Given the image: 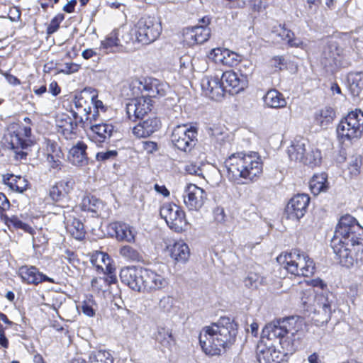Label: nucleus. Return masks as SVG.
I'll use <instances>...</instances> for the list:
<instances>
[{"label":"nucleus","mask_w":363,"mask_h":363,"mask_svg":"<svg viewBox=\"0 0 363 363\" xmlns=\"http://www.w3.org/2000/svg\"><path fill=\"white\" fill-rule=\"evenodd\" d=\"M331 247L339 263L350 268L363 255V228L350 216H342L336 227Z\"/></svg>","instance_id":"obj_1"},{"label":"nucleus","mask_w":363,"mask_h":363,"mask_svg":"<svg viewBox=\"0 0 363 363\" xmlns=\"http://www.w3.org/2000/svg\"><path fill=\"white\" fill-rule=\"evenodd\" d=\"M303 320L297 316H291L268 323L262 330V337L269 340L279 339L282 351L272 348L273 363L281 360V354H293L297 349L303 335Z\"/></svg>","instance_id":"obj_2"},{"label":"nucleus","mask_w":363,"mask_h":363,"mask_svg":"<svg viewBox=\"0 0 363 363\" xmlns=\"http://www.w3.org/2000/svg\"><path fill=\"white\" fill-rule=\"evenodd\" d=\"M237 330V324L230 318H220L216 323L202 329L199 335L202 350L210 356L220 355L233 344Z\"/></svg>","instance_id":"obj_3"},{"label":"nucleus","mask_w":363,"mask_h":363,"mask_svg":"<svg viewBox=\"0 0 363 363\" xmlns=\"http://www.w3.org/2000/svg\"><path fill=\"white\" fill-rule=\"evenodd\" d=\"M224 164L227 177L237 184L253 182L262 174V162L256 152L233 153Z\"/></svg>","instance_id":"obj_4"},{"label":"nucleus","mask_w":363,"mask_h":363,"mask_svg":"<svg viewBox=\"0 0 363 363\" xmlns=\"http://www.w3.org/2000/svg\"><path fill=\"white\" fill-rule=\"evenodd\" d=\"M302 303L306 310L313 313V319L318 325L329 322L332 315L333 294L329 291H315L310 288L303 293Z\"/></svg>","instance_id":"obj_5"},{"label":"nucleus","mask_w":363,"mask_h":363,"mask_svg":"<svg viewBox=\"0 0 363 363\" xmlns=\"http://www.w3.org/2000/svg\"><path fill=\"white\" fill-rule=\"evenodd\" d=\"M23 122L9 123L4 134L5 140L14 150L17 160L25 158L27 153L24 150L33 144L32 121L28 117H25Z\"/></svg>","instance_id":"obj_6"},{"label":"nucleus","mask_w":363,"mask_h":363,"mask_svg":"<svg viewBox=\"0 0 363 363\" xmlns=\"http://www.w3.org/2000/svg\"><path fill=\"white\" fill-rule=\"evenodd\" d=\"M277 262L286 270L296 276L308 277L315 272V264L308 255L299 250L281 253L277 258Z\"/></svg>","instance_id":"obj_7"},{"label":"nucleus","mask_w":363,"mask_h":363,"mask_svg":"<svg viewBox=\"0 0 363 363\" xmlns=\"http://www.w3.org/2000/svg\"><path fill=\"white\" fill-rule=\"evenodd\" d=\"M337 135L342 143L355 141L363 135V112L356 109L343 118L337 126Z\"/></svg>","instance_id":"obj_8"},{"label":"nucleus","mask_w":363,"mask_h":363,"mask_svg":"<svg viewBox=\"0 0 363 363\" xmlns=\"http://www.w3.org/2000/svg\"><path fill=\"white\" fill-rule=\"evenodd\" d=\"M133 31L135 41L147 45L157 40L161 33L162 27L160 23L154 18L146 16L137 22Z\"/></svg>","instance_id":"obj_9"},{"label":"nucleus","mask_w":363,"mask_h":363,"mask_svg":"<svg viewBox=\"0 0 363 363\" xmlns=\"http://www.w3.org/2000/svg\"><path fill=\"white\" fill-rule=\"evenodd\" d=\"M160 213L167 225L174 231L179 233L186 229L188 222L185 212L181 206L174 203H165L162 206Z\"/></svg>","instance_id":"obj_10"},{"label":"nucleus","mask_w":363,"mask_h":363,"mask_svg":"<svg viewBox=\"0 0 363 363\" xmlns=\"http://www.w3.org/2000/svg\"><path fill=\"white\" fill-rule=\"evenodd\" d=\"M196 137V128L186 125H178L172 131L171 141L179 150L190 151L195 145Z\"/></svg>","instance_id":"obj_11"},{"label":"nucleus","mask_w":363,"mask_h":363,"mask_svg":"<svg viewBox=\"0 0 363 363\" xmlns=\"http://www.w3.org/2000/svg\"><path fill=\"white\" fill-rule=\"evenodd\" d=\"M207 194L204 189L194 184H186L183 191V203L189 211H199L204 205Z\"/></svg>","instance_id":"obj_12"},{"label":"nucleus","mask_w":363,"mask_h":363,"mask_svg":"<svg viewBox=\"0 0 363 363\" xmlns=\"http://www.w3.org/2000/svg\"><path fill=\"white\" fill-rule=\"evenodd\" d=\"M145 268L140 267H126L120 272L121 281L132 290L141 292L144 287V274Z\"/></svg>","instance_id":"obj_13"},{"label":"nucleus","mask_w":363,"mask_h":363,"mask_svg":"<svg viewBox=\"0 0 363 363\" xmlns=\"http://www.w3.org/2000/svg\"><path fill=\"white\" fill-rule=\"evenodd\" d=\"M152 99L148 95L135 97L126 104V113L130 120H143L151 111Z\"/></svg>","instance_id":"obj_14"},{"label":"nucleus","mask_w":363,"mask_h":363,"mask_svg":"<svg viewBox=\"0 0 363 363\" xmlns=\"http://www.w3.org/2000/svg\"><path fill=\"white\" fill-rule=\"evenodd\" d=\"M310 198L307 194H300L294 196L288 203L285 213L286 218L298 220L306 213Z\"/></svg>","instance_id":"obj_15"},{"label":"nucleus","mask_w":363,"mask_h":363,"mask_svg":"<svg viewBox=\"0 0 363 363\" xmlns=\"http://www.w3.org/2000/svg\"><path fill=\"white\" fill-rule=\"evenodd\" d=\"M108 228L113 232L111 236L118 242H135L137 231L130 224L121 221H115L109 224Z\"/></svg>","instance_id":"obj_16"},{"label":"nucleus","mask_w":363,"mask_h":363,"mask_svg":"<svg viewBox=\"0 0 363 363\" xmlns=\"http://www.w3.org/2000/svg\"><path fill=\"white\" fill-rule=\"evenodd\" d=\"M161 127L160 120L155 116L143 119L133 128V134L138 138L150 137Z\"/></svg>","instance_id":"obj_17"},{"label":"nucleus","mask_w":363,"mask_h":363,"mask_svg":"<svg viewBox=\"0 0 363 363\" xmlns=\"http://www.w3.org/2000/svg\"><path fill=\"white\" fill-rule=\"evenodd\" d=\"M208 56L216 64L228 67L236 65L240 61V57L238 54L225 48H217L212 49Z\"/></svg>","instance_id":"obj_18"},{"label":"nucleus","mask_w":363,"mask_h":363,"mask_svg":"<svg viewBox=\"0 0 363 363\" xmlns=\"http://www.w3.org/2000/svg\"><path fill=\"white\" fill-rule=\"evenodd\" d=\"M211 35V29L206 26H194L184 31V41L186 45L193 46L206 42Z\"/></svg>","instance_id":"obj_19"},{"label":"nucleus","mask_w":363,"mask_h":363,"mask_svg":"<svg viewBox=\"0 0 363 363\" xmlns=\"http://www.w3.org/2000/svg\"><path fill=\"white\" fill-rule=\"evenodd\" d=\"M18 274L22 281L28 284L37 285L43 281L55 282L53 279L40 272L38 268L34 266H21L18 269Z\"/></svg>","instance_id":"obj_20"},{"label":"nucleus","mask_w":363,"mask_h":363,"mask_svg":"<svg viewBox=\"0 0 363 363\" xmlns=\"http://www.w3.org/2000/svg\"><path fill=\"white\" fill-rule=\"evenodd\" d=\"M168 284L167 279L162 275L151 269H145L143 291L153 292L162 290L167 286Z\"/></svg>","instance_id":"obj_21"},{"label":"nucleus","mask_w":363,"mask_h":363,"mask_svg":"<svg viewBox=\"0 0 363 363\" xmlns=\"http://www.w3.org/2000/svg\"><path fill=\"white\" fill-rule=\"evenodd\" d=\"M77 123V121L74 123L73 119L67 114H58L56 117L57 131L67 140H72L76 138Z\"/></svg>","instance_id":"obj_22"},{"label":"nucleus","mask_w":363,"mask_h":363,"mask_svg":"<svg viewBox=\"0 0 363 363\" xmlns=\"http://www.w3.org/2000/svg\"><path fill=\"white\" fill-rule=\"evenodd\" d=\"M91 140L96 144L108 142L113 133L116 132L114 126L111 123H97L91 129Z\"/></svg>","instance_id":"obj_23"},{"label":"nucleus","mask_w":363,"mask_h":363,"mask_svg":"<svg viewBox=\"0 0 363 363\" xmlns=\"http://www.w3.org/2000/svg\"><path fill=\"white\" fill-rule=\"evenodd\" d=\"M87 145L82 141H79L72 146L68 153V160L77 167H84L88 164L89 158L86 153Z\"/></svg>","instance_id":"obj_24"},{"label":"nucleus","mask_w":363,"mask_h":363,"mask_svg":"<svg viewBox=\"0 0 363 363\" xmlns=\"http://www.w3.org/2000/svg\"><path fill=\"white\" fill-rule=\"evenodd\" d=\"M220 89L230 91V89L238 87L237 91H244L247 88V82L245 78L240 79L234 72H225L220 79Z\"/></svg>","instance_id":"obj_25"},{"label":"nucleus","mask_w":363,"mask_h":363,"mask_svg":"<svg viewBox=\"0 0 363 363\" xmlns=\"http://www.w3.org/2000/svg\"><path fill=\"white\" fill-rule=\"evenodd\" d=\"M307 147H309L308 141L303 138H294L287 148L289 159L295 162H303Z\"/></svg>","instance_id":"obj_26"},{"label":"nucleus","mask_w":363,"mask_h":363,"mask_svg":"<svg viewBox=\"0 0 363 363\" xmlns=\"http://www.w3.org/2000/svg\"><path fill=\"white\" fill-rule=\"evenodd\" d=\"M74 182L72 179H65L55 184L50 189V197L53 201H61L73 189Z\"/></svg>","instance_id":"obj_27"},{"label":"nucleus","mask_w":363,"mask_h":363,"mask_svg":"<svg viewBox=\"0 0 363 363\" xmlns=\"http://www.w3.org/2000/svg\"><path fill=\"white\" fill-rule=\"evenodd\" d=\"M90 261L98 272L111 273L115 272L116 269L111 264V259L106 252H94L91 256Z\"/></svg>","instance_id":"obj_28"},{"label":"nucleus","mask_w":363,"mask_h":363,"mask_svg":"<svg viewBox=\"0 0 363 363\" xmlns=\"http://www.w3.org/2000/svg\"><path fill=\"white\" fill-rule=\"evenodd\" d=\"M170 257L176 262L185 263L189 258L190 250L189 246L182 240L177 241L167 247Z\"/></svg>","instance_id":"obj_29"},{"label":"nucleus","mask_w":363,"mask_h":363,"mask_svg":"<svg viewBox=\"0 0 363 363\" xmlns=\"http://www.w3.org/2000/svg\"><path fill=\"white\" fill-rule=\"evenodd\" d=\"M341 49L335 42L330 43L325 47L323 54L321 62L325 67L333 68L337 66L341 54Z\"/></svg>","instance_id":"obj_30"},{"label":"nucleus","mask_w":363,"mask_h":363,"mask_svg":"<svg viewBox=\"0 0 363 363\" xmlns=\"http://www.w3.org/2000/svg\"><path fill=\"white\" fill-rule=\"evenodd\" d=\"M335 118V110L329 106L319 109L314 113L313 123L321 128H327Z\"/></svg>","instance_id":"obj_31"},{"label":"nucleus","mask_w":363,"mask_h":363,"mask_svg":"<svg viewBox=\"0 0 363 363\" xmlns=\"http://www.w3.org/2000/svg\"><path fill=\"white\" fill-rule=\"evenodd\" d=\"M4 183L13 191L23 193L28 189V182L21 176L7 174L3 175Z\"/></svg>","instance_id":"obj_32"},{"label":"nucleus","mask_w":363,"mask_h":363,"mask_svg":"<svg viewBox=\"0 0 363 363\" xmlns=\"http://www.w3.org/2000/svg\"><path fill=\"white\" fill-rule=\"evenodd\" d=\"M74 119L79 123L83 128H92V126L97 124L96 121L99 116L98 111L91 112V107L84 108V114L78 116L77 113H74Z\"/></svg>","instance_id":"obj_33"},{"label":"nucleus","mask_w":363,"mask_h":363,"mask_svg":"<svg viewBox=\"0 0 363 363\" xmlns=\"http://www.w3.org/2000/svg\"><path fill=\"white\" fill-rule=\"evenodd\" d=\"M120 30H113L106 38L101 42L99 50L105 54L113 52L115 48L122 47L121 40L119 38Z\"/></svg>","instance_id":"obj_34"},{"label":"nucleus","mask_w":363,"mask_h":363,"mask_svg":"<svg viewBox=\"0 0 363 363\" xmlns=\"http://www.w3.org/2000/svg\"><path fill=\"white\" fill-rule=\"evenodd\" d=\"M0 218L10 230L21 229L23 230L24 232L33 234V228L26 223L23 222L17 216H9L8 215L4 213H1Z\"/></svg>","instance_id":"obj_35"},{"label":"nucleus","mask_w":363,"mask_h":363,"mask_svg":"<svg viewBox=\"0 0 363 363\" xmlns=\"http://www.w3.org/2000/svg\"><path fill=\"white\" fill-rule=\"evenodd\" d=\"M274 33L279 37L281 40L286 41L291 47H301L303 42L298 38H294V33L286 29L284 26L279 25L274 30Z\"/></svg>","instance_id":"obj_36"},{"label":"nucleus","mask_w":363,"mask_h":363,"mask_svg":"<svg viewBox=\"0 0 363 363\" xmlns=\"http://www.w3.org/2000/svg\"><path fill=\"white\" fill-rule=\"evenodd\" d=\"M155 337L162 350H170L174 342L171 330L164 328H159Z\"/></svg>","instance_id":"obj_37"},{"label":"nucleus","mask_w":363,"mask_h":363,"mask_svg":"<svg viewBox=\"0 0 363 363\" xmlns=\"http://www.w3.org/2000/svg\"><path fill=\"white\" fill-rule=\"evenodd\" d=\"M103 207V202L93 196H84L80 203V208L82 211L94 213H99Z\"/></svg>","instance_id":"obj_38"},{"label":"nucleus","mask_w":363,"mask_h":363,"mask_svg":"<svg viewBox=\"0 0 363 363\" xmlns=\"http://www.w3.org/2000/svg\"><path fill=\"white\" fill-rule=\"evenodd\" d=\"M263 99L267 106L273 108H283L286 105V100L281 92H267Z\"/></svg>","instance_id":"obj_39"},{"label":"nucleus","mask_w":363,"mask_h":363,"mask_svg":"<svg viewBox=\"0 0 363 363\" xmlns=\"http://www.w3.org/2000/svg\"><path fill=\"white\" fill-rule=\"evenodd\" d=\"M310 188L314 195L319 194L327 189V174L324 172L314 174L310 181Z\"/></svg>","instance_id":"obj_40"},{"label":"nucleus","mask_w":363,"mask_h":363,"mask_svg":"<svg viewBox=\"0 0 363 363\" xmlns=\"http://www.w3.org/2000/svg\"><path fill=\"white\" fill-rule=\"evenodd\" d=\"M66 228L71 235L77 240H82L85 235L84 224L78 219L74 218L71 223L67 222Z\"/></svg>","instance_id":"obj_41"},{"label":"nucleus","mask_w":363,"mask_h":363,"mask_svg":"<svg viewBox=\"0 0 363 363\" xmlns=\"http://www.w3.org/2000/svg\"><path fill=\"white\" fill-rule=\"evenodd\" d=\"M119 255L123 259L130 262H140L142 259L141 254L132 246L127 245L120 247Z\"/></svg>","instance_id":"obj_42"},{"label":"nucleus","mask_w":363,"mask_h":363,"mask_svg":"<svg viewBox=\"0 0 363 363\" xmlns=\"http://www.w3.org/2000/svg\"><path fill=\"white\" fill-rule=\"evenodd\" d=\"M320 161V152L318 149L311 148L310 147H308L305 153L303 163L311 167H314L318 165Z\"/></svg>","instance_id":"obj_43"},{"label":"nucleus","mask_w":363,"mask_h":363,"mask_svg":"<svg viewBox=\"0 0 363 363\" xmlns=\"http://www.w3.org/2000/svg\"><path fill=\"white\" fill-rule=\"evenodd\" d=\"M350 91H361L363 89V72L350 73L347 76Z\"/></svg>","instance_id":"obj_44"},{"label":"nucleus","mask_w":363,"mask_h":363,"mask_svg":"<svg viewBox=\"0 0 363 363\" xmlns=\"http://www.w3.org/2000/svg\"><path fill=\"white\" fill-rule=\"evenodd\" d=\"M89 361L93 363H113L110 353L102 350L93 352L90 354Z\"/></svg>","instance_id":"obj_45"},{"label":"nucleus","mask_w":363,"mask_h":363,"mask_svg":"<svg viewBox=\"0 0 363 363\" xmlns=\"http://www.w3.org/2000/svg\"><path fill=\"white\" fill-rule=\"evenodd\" d=\"M201 86L203 91H217L220 89V79L218 77H204Z\"/></svg>","instance_id":"obj_46"},{"label":"nucleus","mask_w":363,"mask_h":363,"mask_svg":"<svg viewBox=\"0 0 363 363\" xmlns=\"http://www.w3.org/2000/svg\"><path fill=\"white\" fill-rule=\"evenodd\" d=\"M362 157L359 155L352 156L349 161L347 169L351 177H357L360 173Z\"/></svg>","instance_id":"obj_47"},{"label":"nucleus","mask_w":363,"mask_h":363,"mask_svg":"<svg viewBox=\"0 0 363 363\" xmlns=\"http://www.w3.org/2000/svg\"><path fill=\"white\" fill-rule=\"evenodd\" d=\"M144 91H164L165 84L155 78H144Z\"/></svg>","instance_id":"obj_48"},{"label":"nucleus","mask_w":363,"mask_h":363,"mask_svg":"<svg viewBox=\"0 0 363 363\" xmlns=\"http://www.w3.org/2000/svg\"><path fill=\"white\" fill-rule=\"evenodd\" d=\"M272 347H266L261 349L260 346L257 348V359L259 363H273V357L272 356Z\"/></svg>","instance_id":"obj_49"},{"label":"nucleus","mask_w":363,"mask_h":363,"mask_svg":"<svg viewBox=\"0 0 363 363\" xmlns=\"http://www.w3.org/2000/svg\"><path fill=\"white\" fill-rule=\"evenodd\" d=\"M104 274H107L108 277L106 279L104 278H95L91 280V287L95 289L96 290L101 291V287H99L97 284L99 282H103L104 284L110 285L111 284H115L117 281L116 277L114 274V272L111 273H104Z\"/></svg>","instance_id":"obj_50"},{"label":"nucleus","mask_w":363,"mask_h":363,"mask_svg":"<svg viewBox=\"0 0 363 363\" xmlns=\"http://www.w3.org/2000/svg\"><path fill=\"white\" fill-rule=\"evenodd\" d=\"M244 283L247 287L257 288L259 284H264V281L258 274L250 272L245 279Z\"/></svg>","instance_id":"obj_51"},{"label":"nucleus","mask_w":363,"mask_h":363,"mask_svg":"<svg viewBox=\"0 0 363 363\" xmlns=\"http://www.w3.org/2000/svg\"><path fill=\"white\" fill-rule=\"evenodd\" d=\"M96 303L91 298L84 301L82 303L81 310L82 312L88 317H93L95 315L96 309L94 306Z\"/></svg>","instance_id":"obj_52"},{"label":"nucleus","mask_w":363,"mask_h":363,"mask_svg":"<svg viewBox=\"0 0 363 363\" xmlns=\"http://www.w3.org/2000/svg\"><path fill=\"white\" fill-rule=\"evenodd\" d=\"M62 157L63 154H59L55 155L48 156L47 160L51 168L60 170L62 169L63 166L62 162Z\"/></svg>","instance_id":"obj_53"},{"label":"nucleus","mask_w":363,"mask_h":363,"mask_svg":"<svg viewBox=\"0 0 363 363\" xmlns=\"http://www.w3.org/2000/svg\"><path fill=\"white\" fill-rule=\"evenodd\" d=\"M173 306V298L169 296H163L159 301L158 308L160 311L168 313Z\"/></svg>","instance_id":"obj_54"},{"label":"nucleus","mask_w":363,"mask_h":363,"mask_svg":"<svg viewBox=\"0 0 363 363\" xmlns=\"http://www.w3.org/2000/svg\"><path fill=\"white\" fill-rule=\"evenodd\" d=\"M64 20L63 14H58L55 16L50 21L47 28V33L52 34L56 32L60 26V23Z\"/></svg>","instance_id":"obj_55"},{"label":"nucleus","mask_w":363,"mask_h":363,"mask_svg":"<svg viewBox=\"0 0 363 363\" xmlns=\"http://www.w3.org/2000/svg\"><path fill=\"white\" fill-rule=\"evenodd\" d=\"M116 156V150L101 151L96 155V160L98 162H106L114 159Z\"/></svg>","instance_id":"obj_56"},{"label":"nucleus","mask_w":363,"mask_h":363,"mask_svg":"<svg viewBox=\"0 0 363 363\" xmlns=\"http://www.w3.org/2000/svg\"><path fill=\"white\" fill-rule=\"evenodd\" d=\"M144 78L131 79L128 82V89L130 91H144Z\"/></svg>","instance_id":"obj_57"},{"label":"nucleus","mask_w":363,"mask_h":363,"mask_svg":"<svg viewBox=\"0 0 363 363\" xmlns=\"http://www.w3.org/2000/svg\"><path fill=\"white\" fill-rule=\"evenodd\" d=\"M46 152L48 156L63 154L58 145L50 140L46 141Z\"/></svg>","instance_id":"obj_58"},{"label":"nucleus","mask_w":363,"mask_h":363,"mask_svg":"<svg viewBox=\"0 0 363 363\" xmlns=\"http://www.w3.org/2000/svg\"><path fill=\"white\" fill-rule=\"evenodd\" d=\"M214 219L217 223H223L225 221L226 215L224 208L220 206H217L213 209Z\"/></svg>","instance_id":"obj_59"},{"label":"nucleus","mask_w":363,"mask_h":363,"mask_svg":"<svg viewBox=\"0 0 363 363\" xmlns=\"http://www.w3.org/2000/svg\"><path fill=\"white\" fill-rule=\"evenodd\" d=\"M185 171L192 175L200 176L202 174V171L199 165L195 163H189L185 165Z\"/></svg>","instance_id":"obj_60"},{"label":"nucleus","mask_w":363,"mask_h":363,"mask_svg":"<svg viewBox=\"0 0 363 363\" xmlns=\"http://www.w3.org/2000/svg\"><path fill=\"white\" fill-rule=\"evenodd\" d=\"M142 149L147 154L152 153L157 150V143L153 141H143L141 143Z\"/></svg>","instance_id":"obj_61"},{"label":"nucleus","mask_w":363,"mask_h":363,"mask_svg":"<svg viewBox=\"0 0 363 363\" xmlns=\"http://www.w3.org/2000/svg\"><path fill=\"white\" fill-rule=\"evenodd\" d=\"M62 258L67 260L68 262L72 265H74L79 262L75 254L72 251L68 250L65 251L64 255H62Z\"/></svg>","instance_id":"obj_62"},{"label":"nucleus","mask_w":363,"mask_h":363,"mask_svg":"<svg viewBox=\"0 0 363 363\" xmlns=\"http://www.w3.org/2000/svg\"><path fill=\"white\" fill-rule=\"evenodd\" d=\"M79 69V65L74 63H67L65 65L64 68L61 69L60 72H63L67 74H70L77 72Z\"/></svg>","instance_id":"obj_63"},{"label":"nucleus","mask_w":363,"mask_h":363,"mask_svg":"<svg viewBox=\"0 0 363 363\" xmlns=\"http://www.w3.org/2000/svg\"><path fill=\"white\" fill-rule=\"evenodd\" d=\"M272 65L275 68L278 69L279 70L282 69V67L285 65L284 63V58L283 57L280 56H276L274 57L272 59Z\"/></svg>","instance_id":"obj_64"}]
</instances>
